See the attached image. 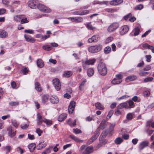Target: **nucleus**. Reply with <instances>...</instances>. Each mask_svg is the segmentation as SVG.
Wrapping results in <instances>:
<instances>
[{"instance_id":"obj_1","label":"nucleus","mask_w":154,"mask_h":154,"mask_svg":"<svg viewBox=\"0 0 154 154\" xmlns=\"http://www.w3.org/2000/svg\"><path fill=\"white\" fill-rule=\"evenodd\" d=\"M99 73L102 75L105 76L107 73V69L105 64L102 62L100 63L97 66Z\"/></svg>"},{"instance_id":"obj_2","label":"nucleus","mask_w":154,"mask_h":154,"mask_svg":"<svg viewBox=\"0 0 154 154\" xmlns=\"http://www.w3.org/2000/svg\"><path fill=\"white\" fill-rule=\"evenodd\" d=\"M102 48V46L100 45H97L92 46L88 48V51L91 53H95L100 51Z\"/></svg>"},{"instance_id":"obj_3","label":"nucleus","mask_w":154,"mask_h":154,"mask_svg":"<svg viewBox=\"0 0 154 154\" xmlns=\"http://www.w3.org/2000/svg\"><path fill=\"white\" fill-rule=\"evenodd\" d=\"M119 26V23L118 22H114L111 23L108 27L107 31L111 33L115 31Z\"/></svg>"},{"instance_id":"obj_4","label":"nucleus","mask_w":154,"mask_h":154,"mask_svg":"<svg viewBox=\"0 0 154 154\" xmlns=\"http://www.w3.org/2000/svg\"><path fill=\"white\" fill-rule=\"evenodd\" d=\"M96 61L95 59H93L87 60L86 61H83L82 62V66L84 69H86L88 65H93Z\"/></svg>"},{"instance_id":"obj_5","label":"nucleus","mask_w":154,"mask_h":154,"mask_svg":"<svg viewBox=\"0 0 154 154\" xmlns=\"http://www.w3.org/2000/svg\"><path fill=\"white\" fill-rule=\"evenodd\" d=\"M36 7L40 10L43 12L48 13L51 11V10L50 8L42 4H38V3Z\"/></svg>"},{"instance_id":"obj_6","label":"nucleus","mask_w":154,"mask_h":154,"mask_svg":"<svg viewBox=\"0 0 154 154\" xmlns=\"http://www.w3.org/2000/svg\"><path fill=\"white\" fill-rule=\"evenodd\" d=\"M53 84L56 89L58 91L61 88V84L59 80L57 79H54L53 80Z\"/></svg>"},{"instance_id":"obj_7","label":"nucleus","mask_w":154,"mask_h":154,"mask_svg":"<svg viewBox=\"0 0 154 154\" xmlns=\"http://www.w3.org/2000/svg\"><path fill=\"white\" fill-rule=\"evenodd\" d=\"M7 131H8V135L11 138L15 136L16 134V131L12 129L11 126H9L8 127Z\"/></svg>"},{"instance_id":"obj_8","label":"nucleus","mask_w":154,"mask_h":154,"mask_svg":"<svg viewBox=\"0 0 154 154\" xmlns=\"http://www.w3.org/2000/svg\"><path fill=\"white\" fill-rule=\"evenodd\" d=\"M107 123L106 122L105 120H103L101 122L99 126L96 131V132H99V131L100 129H103L107 126Z\"/></svg>"},{"instance_id":"obj_9","label":"nucleus","mask_w":154,"mask_h":154,"mask_svg":"<svg viewBox=\"0 0 154 154\" xmlns=\"http://www.w3.org/2000/svg\"><path fill=\"white\" fill-rule=\"evenodd\" d=\"M38 3V1L36 0H32L29 1L28 2V6L31 8L35 9Z\"/></svg>"},{"instance_id":"obj_10","label":"nucleus","mask_w":154,"mask_h":154,"mask_svg":"<svg viewBox=\"0 0 154 154\" xmlns=\"http://www.w3.org/2000/svg\"><path fill=\"white\" fill-rule=\"evenodd\" d=\"M129 30V27L128 26H122L120 29V33L121 35H123L127 33Z\"/></svg>"},{"instance_id":"obj_11","label":"nucleus","mask_w":154,"mask_h":154,"mask_svg":"<svg viewBox=\"0 0 154 154\" xmlns=\"http://www.w3.org/2000/svg\"><path fill=\"white\" fill-rule=\"evenodd\" d=\"M67 19L70 20L72 22L79 23L83 21V19L81 17H68Z\"/></svg>"},{"instance_id":"obj_12","label":"nucleus","mask_w":154,"mask_h":154,"mask_svg":"<svg viewBox=\"0 0 154 154\" xmlns=\"http://www.w3.org/2000/svg\"><path fill=\"white\" fill-rule=\"evenodd\" d=\"M149 142L147 140L141 142L139 144L138 148L140 150H141L145 147L148 146Z\"/></svg>"},{"instance_id":"obj_13","label":"nucleus","mask_w":154,"mask_h":154,"mask_svg":"<svg viewBox=\"0 0 154 154\" xmlns=\"http://www.w3.org/2000/svg\"><path fill=\"white\" fill-rule=\"evenodd\" d=\"M99 132H98L96 131V133L95 134L91 137L87 142V144L88 145H89L91 144L94 141H95L98 137L99 135Z\"/></svg>"},{"instance_id":"obj_14","label":"nucleus","mask_w":154,"mask_h":154,"mask_svg":"<svg viewBox=\"0 0 154 154\" xmlns=\"http://www.w3.org/2000/svg\"><path fill=\"white\" fill-rule=\"evenodd\" d=\"M75 103L74 101H72L69 106L68 110L69 113H72L75 108Z\"/></svg>"},{"instance_id":"obj_15","label":"nucleus","mask_w":154,"mask_h":154,"mask_svg":"<svg viewBox=\"0 0 154 154\" xmlns=\"http://www.w3.org/2000/svg\"><path fill=\"white\" fill-rule=\"evenodd\" d=\"M99 37L98 35H94L91 38H88V42L89 43H91L93 42H96L97 41Z\"/></svg>"},{"instance_id":"obj_16","label":"nucleus","mask_w":154,"mask_h":154,"mask_svg":"<svg viewBox=\"0 0 154 154\" xmlns=\"http://www.w3.org/2000/svg\"><path fill=\"white\" fill-rule=\"evenodd\" d=\"M89 13V11L88 10H85L75 11L74 12V14L75 15H84L88 14Z\"/></svg>"},{"instance_id":"obj_17","label":"nucleus","mask_w":154,"mask_h":154,"mask_svg":"<svg viewBox=\"0 0 154 154\" xmlns=\"http://www.w3.org/2000/svg\"><path fill=\"white\" fill-rule=\"evenodd\" d=\"M24 37L26 41L28 42L33 43L35 41V39L32 38L30 35H27L26 34L25 35Z\"/></svg>"},{"instance_id":"obj_18","label":"nucleus","mask_w":154,"mask_h":154,"mask_svg":"<svg viewBox=\"0 0 154 154\" xmlns=\"http://www.w3.org/2000/svg\"><path fill=\"white\" fill-rule=\"evenodd\" d=\"M123 2V0H113L110 2V4L112 5H119Z\"/></svg>"},{"instance_id":"obj_19","label":"nucleus","mask_w":154,"mask_h":154,"mask_svg":"<svg viewBox=\"0 0 154 154\" xmlns=\"http://www.w3.org/2000/svg\"><path fill=\"white\" fill-rule=\"evenodd\" d=\"M51 102L53 104H56L58 103L59 99L56 96H52L50 98Z\"/></svg>"},{"instance_id":"obj_20","label":"nucleus","mask_w":154,"mask_h":154,"mask_svg":"<svg viewBox=\"0 0 154 154\" xmlns=\"http://www.w3.org/2000/svg\"><path fill=\"white\" fill-rule=\"evenodd\" d=\"M8 36V33L5 31L0 29V38H5Z\"/></svg>"},{"instance_id":"obj_21","label":"nucleus","mask_w":154,"mask_h":154,"mask_svg":"<svg viewBox=\"0 0 154 154\" xmlns=\"http://www.w3.org/2000/svg\"><path fill=\"white\" fill-rule=\"evenodd\" d=\"M137 76L135 75H130L128 76L126 78L125 80L127 82L132 81L137 79Z\"/></svg>"},{"instance_id":"obj_22","label":"nucleus","mask_w":154,"mask_h":154,"mask_svg":"<svg viewBox=\"0 0 154 154\" xmlns=\"http://www.w3.org/2000/svg\"><path fill=\"white\" fill-rule=\"evenodd\" d=\"M67 116V115L66 114H62L59 116L58 118V120L59 122H62L66 118Z\"/></svg>"},{"instance_id":"obj_23","label":"nucleus","mask_w":154,"mask_h":154,"mask_svg":"<svg viewBox=\"0 0 154 154\" xmlns=\"http://www.w3.org/2000/svg\"><path fill=\"white\" fill-rule=\"evenodd\" d=\"M37 65L38 67L40 68L43 67L44 66V63L41 59H38L36 62Z\"/></svg>"},{"instance_id":"obj_24","label":"nucleus","mask_w":154,"mask_h":154,"mask_svg":"<svg viewBox=\"0 0 154 154\" xmlns=\"http://www.w3.org/2000/svg\"><path fill=\"white\" fill-rule=\"evenodd\" d=\"M95 106L98 109L102 110L104 109V106L100 102H97L95 104Z\"/></svg>"},{"instance_id":"obj_25","label":"nucleus","mask_w":154,"mask_h":154,"mask_svg":"<svg viewBox=\"0 0 154 154\" xmlns=\"http://www.w3.org/2000/svg\"><path fill=\"white\" fill-rule=\"evenodd\" d=\"M28 147L30 151L32 152L34 150L36 147V145L35 143H32L29 145Z\"/></svg>"},{"instance_id":"obj_26","label":"nucleus","mask_w":154,"mask_h":154,"mask_svg":"<svg viewBox=\"0 0 154 154\" xmlns=\"http://www.w3.org/2000/svg\"><path fill=\"white\" fill-rule=\"evenodd\" d=\"M69 137L76 142L81 143L83 142V140H80L73 135H70L69 136Z\"/></svg>"},{"instance_id":"obj_27","label":"nucleus","mask_w":154,"mask_h":154,"mask_svg":"<svg viewBox=\"0 0 154 154\" xmlns=\"http://www.w3.org/2000/svg\"><path fill=\"white\" fill-rule=\"evenodd\" d=\"M140 31V29L138 27L135 28L132 31V32H134L133 35L136 36L138 35ZM130 35L131 36L133 35L131 33Z\"/></svg>"},{"instance_id":"obj_28","label":"nucleus","mask_w":154,"mask_h":154,"mask_svg":"<svg viewBox=\"0 0 154 154\" xmlns=\"http://www.w3.org/2000/svg\"><path fill=\"white\" fill-rule=\"evenodd\" d=\"M128 106L127 103L126 102L120 103L117 106V109H122L124 108H127Z\"/></svg>"},{"instance_id":"obj_29","label":"nucleus","mask_w":154,"mask_h":154,"mask_svg":"<svg viewBox=\"0 0 154 154\" xmlns=\"http://www.w3.org/2000/svg\"><path fill=\"white\" fill-rule=\"evenodd\" d=\"M46 146V143H40L37 146V149L38 150H40L45 147Z\"/></svg>"},{"instance_id":"obj_30","label":"nucleus","mask_w":154,"mask_h":154,"mask_svg":"<svg viewBox=\"0 0 154 154\" xmlns=\"http://www.w3.org/2000/svg\"><path fill=\"white\" fill-rule=\"evenodd\" d=\"M35 88L36 90L38 92H41L42 90L40 84L38 82L35 83Z\"/></svg>"},{"instance_id":"obj_31","label":"nucleus","mask_w":154,"mask_h":154,"mask_svg":"<svg viewBox=\"0 0 154 154\" xmlns=\"http://www.w3.org/2000/svg\"><path fill=\"white\" fill-rule=\"evenodd\" d=\"M94 72V70L93 68H89L87 70V75L88 76H91L93 75Z\"/></svg>"},{"instance_id":"obj_32","label":"nucleus","mask_w":154,"mask_h":154,"mask_svg":"<svg viewBox=\"0 0 154 154\" xmlns=\"http://www.w3.org/2000/svg\"><path fill=\"white\" fill-rule=\"evenodd\" d=\"M49 97L48 95H43L42 97V102L43 103L47 102L48 100Z\"/></svg>"},{"instance_id":"obj_33","label":"nucleus","mask_w":154,"mask_h":154,"mask_svg":"<svg viewBox=\"0 0 154 154\" xmlns=\"http://www.w3.org/2000/svg\"><path fill=\"white\" fill-rule=\"evenodd\" d=\"M67 123L70 126H73L76 125V120H75L73 122H72L71 119H69Z\"/></svg>"},{"instance_id":"obj_34","label":"nucleus","mask_w":154,"mask_h":154,"mask_svg":"<svg viewBox=\"0 0 154 154\" xmlns=\"http://www.w3.org/2000/svg\"><path fill=\"white\" fill-rule=\"evenodd\" d=\"M109 131L107 130H106L102 132L100 136V138L102 137L103 138H105L107 135Z\"/></svg>"},{"instance_id":"obj_35","label":"nucleus","mask_w":154,"mask_h":154,"mask_svg":"<svg viewBox=\"0 0 154 154\" xmlns=\"http://www.w3.org/2000/svg\"><path fill=\"white\" fill-rule=\"evenodd\" d=\"M86 27L88 29L90 30H93L95 29V27L92 26L91 22L88 23L86 24Z\"/></svg>"},{"instance_id":"obj_36","label":"nucleus","mask_w":154,"mask_h":154,"mask_svg":"<svg viewBox=\"0 0 154 154\" xmlns=\"http://www.w3.org/2000/svg\"><path fill=\"white\" fill-rule=\"evenodd\" d=\"M23 15H16L14 17V20L16 21H19L21 20Z\"/></svg>"},{"instance_id":"obj_37","label":"nucleus","mask_w":154,"mask_h":154,"mask_svg":"<svg viewBox=\"0 0 154 154\" xmlns=\"http://www.w3.org/2000/svg\"><path fill=\"white\" fill-rule=\"evenodd\" d=\"M122 82V81L119 80L117 79L114 78L111 82L112 84L113 85H117L120 84Z\"/></svg>"},{"instance_id":"obj_38","label":"nucleus","mask_w":154,"mask_h":154,"mask_svg":"<svg viewBox=\"0 0 154 154\" xmlns=\"http://www.w3.org/2000/svg\"><path fill=\"white\" fill-rule=\"evenodd\" d=\"M86 151L88 153H90L93 151V147L92 146L87 147L85 149Z\"/></svg>"},{"instance_id":"obj_39","label":"nucleus","mask_w":154,"mask_h":154,"mask_svg":"<svg viewBox=\"0 0 154 154\" xmlns=\"http://www.w3.org/2000/svg\"><path fill=\"white\" fill-rule=\"evenodd\" d=\"M64 75L65 77H69L72 75V72L71 71H66L65 72Z\"/></svg>"},{"instance_id":"obj_40","label":"nucleus","mask_w":154,"mask_h":154,"mask_svg":"<svg viewBox=\"0 0 154 154\" xmlns=\"http://www.w3.org/2000/svg\"><path fill=\"white\" fill-rule=\"evenodd\" d=\"M123 141V140L122 138L120 137H118L115 140V142L117 144H119Z\"/></svg>"},{"instance_id":"obj_41","label":"nucleus","mask_w":154,"mask_h":154,"mask_svg":"<svg viewBox=\"0 0 154 154\" xmlns=\"http://www.w3.org/2000/svg\"><path fill=\"white\" fill-rule=\"evenodd\" d=\"M143 8V6L142 4H140L136 5L134 8V9L135 10H141Z\"/></svg>"},{"instance_id":"obj_42","label":"nucleus","mask_w":154,"mask_h":154,"mask_svg":"<svg viewBox=\"0 0 154 154\" xmlns=\"http://www.w3.org/2000/svg\"><path fill=\"white\" fill-rule=\"evenodd\" d=\"M19 102L18 101H11L9 103V105L12 106H16L19 105Z\"/></svg>"},{"instance_id":"obj_43","label":"nucleus","mask_w":154,"mask_h":154,"mask_svg":"<svg viewBox=\"0 0 154 154\" xmlns=\"http://www.w3.org/2000/svg\"><path fill=\"white\" fill-rule=\"evenodd\" d=\"M111 51V48L110 47L107 46L104 49V53L106 54H108Z\"/></svg>"},{"instance_id":"obj_44","label":"nucleus","mask_w":154,"mask_h":154,"mask_svg":"<svg viewBox=\"0 0 154 154\" xmlns=\"http://www.w3.org/2000/svg\"><path fill=\"white\" fill-rule=\"evenodd\" d=\"M42 48L46 51H50L52 49L51 47L48 45H45L43 46Z\"/></svg>"},{"instance_id":"obj_45","label":"nucleus","mask_w":154,"mask_h":154,"mask_svg":"<svg viewBox=\"0 0 154 154\" xmlns=\"http://www.w3.org/2000/svg\"><path fill=\"white\" fill-rule=\"evenodd\" d=\"M29 21L27 20V18H25V16L23 15L21 20L20 22L21 23L23 24L27 23Z\"/></svg>"},{"instance_id":"obj_46","label":"nucleus","mask_w":154,"mask_h":154,"mask_svg":"<svg viewBox=\"0 0 154 154\" xmlns=\"http://www.w3.org/2000/svg\"><path fill=\"white\" fill-rule=\"evenodd\" d=\"M105 11L108 12L113 13L117 11V10L112 8H107L105 10Z\"/></svg>"},{"instance_id":"obj_47","label":"nucleus","mask_w":154,"mask_h":154,"mask_svg":"<svg viewBox=\"0 0 154 154\" xmlns=\"http://www.w3.org/2000/svg\"><path fill=\"white\" fill-rule=\"evenodd\" d=\"M113 39L112 37L110 36L107 38L105 41V43L107 44L111 42Z\"/></svg>"},{"instance_id":"obj_48","label":"nucleus","mask_w":154,"mask_h":154,"mask_svg":"<svg viewBox=\"0 0 154 154\" xmlns=\"http://www.w3.org/2000/svg\"><path fill=\"white\" fill-rule=\"evenodd\" d=\"M12 123L13 125H14L15 127L17 128L19 125V123L17 122L15 120H11Z\"/></svg>"},{"instance_id":"obj_49","label":"nucleus","mask_w":154,"mask_h":154,"mask_svg":"<svg viewBox=\"0 0 154 154\" xmlns=\"http://www.w3.org/2000/svg\"><path fill=\"white\" fill-rule=\"evenodd\" d=\"M43 122H44L47 125H51L52 124V121L50 120H48L47 119H45L43 120Z\"/></svg>"},{"instance_id":"obj_50","label":"nucleus","mask_w":154,"mask_h":154,"mask_svg":"<svg viewBox=\"0 0 154 154\" xmlns=\"http://www.w3.org/2000/svg\"><path fill=\"white\" fill-rule=\"evenodd\" d=\"M114 111L113 110H110L108 113L107 115L106 119H109L113 115Z\"/></svg>"},{"instance_id":"obj_51","label":"nucleus","mask_w":154,"mask_h":154,"mask_svg":"<svg viewBox=\"0 0 154 154\" xmlns=\"http://www.w3.org/2000/svg\"><path fill=\"white\" fill-rule=\"evenodd\" d=\"M4 149L7 153L9 152L11 150V148L10 146H5Z\"/></svg>"},{"instance_id":"obj_52","label":"nucleus","mask_w":154,"mask_h":154,"mask_svg":"<svg viewBox=\"0 0 154 154\" xmlns=\"http://www.w3.org/2000/svg\"><path fill=\"white\" fill-rule=\"evenodd\" d=\"M128 104L129 107L128 108H133L134 107V103L133 101L131 100H130L128 101Z\"/></svg>"},{"instance_id":"obj_53","label":"nucleus","mask_w":154,"mask_h":154,"mask_svg":"<svg viewBox=\"0 0 154 154\" xmlns=\"http://www.w3.org/2000/svg\"><path fill=\"white\" fill-rule=\"evenodd\" d=\"M153 78L152 77H149L144 79V82H151L153 79Z\"/></svg>"},{"instance_id":"obj_54","label":"nucleus","mask_w":154,"mask_h":154,"mask_svg":"<svg viewBox=\"0 0 154 154\" xmlns=\"http://www.w3.org/2000/svg\"><path fill=\"white\" fill-rule=\"evenodd\" d=\"M132 100L137 102H139L140 101V98H138V97L137 96H135L134 97L132 98Z\"/></svg>"},{"instance_id":"obj_55","label":"nucleus","mask_w":154,"mask_h":154,"mask_svg":"<svg viewBox=\"0 0 154 154\" xmlns=\"http://www.w3.org/2000/svg\"><path fill=\"white\" fill-rule=\"evenodd\" d=\"M73 132L76 134H77L82 133L81 130L78 128L73 129Z\"/></svg>"},{"instance_id":"obj_56","label":"nucleus","mask_w":154,"mask_h":154,"mask_svg":"<svg viewBox=\"0 0 154 154\" xmlns=\"http://www.w3.org/2000/svg\"><path fill=\"white\" fill-rule=\"evenodd\" d=\"M10 0H2V3L7 6H8V4Z\"/></svg>"},{"instance_id":"obj_57","label":"nucleus","mask_w":154,"mask_h":154,"mask_svg":"<svg viewBox=\"0 0 154 154\" xmlns=\"http://www.w3.org/2000/svg\"><path fill=\"white\" fill-rule=\"evenodd\" d=\"M127 119L128 120H131L133 118L132 114L131 113H129L127 114L126 116Z\"/></svg>"},{"instance_id":"obj_58","label":"nucleus","mask_w":154,"mask_h":154,"mask_svg":"<svg viewBox=\"0 0 154 154\" xmlns=\"http://www.w3.org/2000/svg\"><path fill=\"white\" fill-rule=\"evenodd\" d=\"M130 97L129 96H128L127 95H123L122 96V97L119 98L118 99V100H121L122 99H126L127 98H128L129 97Z\"/></svg>"},{"instance_id":"obj_59","label":"nucleus","mask_w":154,"mask_h":154,"mask_svg":"<svg viewBox=\"0 0 154 154\" xmlns=\"http://www.w3.org/2000/svg\"><path fill=\"white\" fill-rule=\"evenodd\" d=\"M151 45L148 44L147 43H145L143 45V47L145 49H149Z\"/></svg>"},{"instance_id":"obj_60","label":"nucleus","mask_w":154,"mask_h":154,"mask_svg":"<svg viewBox=\"0 0 154 154\" xmlns=\"http://www.w3.org/2000/svg\"><path fill=\"white\" fill-rule=\"evenodd\" d=\"M29 126V125L27 124H22L21 125V128L23 129H26Z\"/></svg>"},{"instance_id":"obj_61","label":"nucleus","mask_w":154,"mask_h":154,"mask_svg":"<svg viewBox=\"0 0 154 154\" xmlns=\"http://www.w3.org/2000/svg\"><path fill=\"white\" fill-rule=\"evenodd\" d=\"M154 130H147L146 131V132L148 135H150L153 132Z\"/></svg>"},{"instance_id":"obj_62","label":"nucleus","mask_w":154,"mask_h":154,"mask_svg":"<svg viewBox=\"0 0 154 154\" xmlns=\"http://www.w3.org/2000/svg\"><path fill=\"white\" fill-rule=\"evenodd\" d=\"M6 12V10L3 8L0 9V15H2Z\"/></svg>"},{"instance_id":"obj_63","label":"nucleus","mask_w":154,"mask_h":154,"mask_svg":"<svg viewBox=\"0 0 154 154\" xmlns=\"http://www.w3.org/2000/svg\"><path fill=\"white\" fill-rule=\"evenodd\" d=\"M36 132L38 134V136H40L41 135L42 132L39 128H38L36 129Z\"/></svg>"},{"instance_id":"obj_64","label":"nucleus","mask_w":154,"mask_h":154,"mask_svg":"<svg viewBox=\"0 0 154 154\" xmlns=\"http://www.w3.org/2000/svg\"><path fill=\"white\" fill-rule=\"evenodd\" d=\"M22 72L23 74L26 75L28 72V70L26 67H25L22 69Z\"/></svg>"}]
</instances>
